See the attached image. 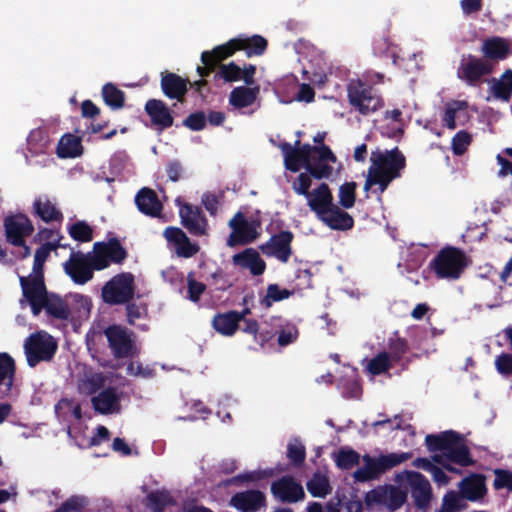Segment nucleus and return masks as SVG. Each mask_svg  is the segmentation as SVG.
I'll list each match as a JSON object with an SVG mask.
<instances>
[{
  "label": "nucleus",
  "instance_id": "nucleus-1",
  "mask_svg": "<svg viewBox=\"0 0 512 512\" xmlns=\"http://www.w3.org/2000/svg\"><path fill=\"white\" fill-rule=\"evenodd\" d=\"M371 165L364 184V190L368 192L374 185L383 193L389 184L400 178L406 167V157L398 147L391 150H375L371 152Z\"/></svg>",
  "mask_w": 512,
  "mask_h": 512
},
{
  "label": "nucleus",
  "instance_id": "nucleus-2",
  "mask_svg": "<svg viewBox=\"0 0 512 512\" xmlns=\"http://www.w3.org/2000/svg\"><path fill=\"white\" fill-rule=\"evenodd\" d=\"M469 263L464 250L447 245L429 262L428 269L438 280L456 281L461 278Z\"/></svg>",
  "mask_w": 512,
  "mask_h": 512
},
{
  "label": "nucleus",
  "instance_id": "nucleus-3",
  "mask_svg": "<svg viewBox=\"0 0 512 512\" xmlns=\"http://www.w3.org/2000/svg\"><path fill=\"white\" fill-rule=\"evenodd\" d=\"M347 98L349 105L361 115H369L381 109L383 98L367 82L352 79L347 84Z\"/></svg>",
  "mask_w": 512,
  "mask_h": 512
},
{
  "label": "nucleus",
  "instance_id": "nucleus-4",
  "mask_svg": "<svg viewBox=\"0 0 512 512\" xmlns=\"http://www.w3.org/2000/svg\"><path fill=\"white\" fill-rule=\"evenodd\" d=\"M412 458V452L389 453L375 458L363 456L364 465L358 468L353 477L357 482H368L379 478L388 470Z\"/></svg>",
  "mask_w": 512,
  "mask_h": 512
},
{
  "label": "nucleus",
  "instance_id": "nucleus-5",
  "mask_svg": "<svg viewBox=\"0 0 512 512\" xmlns=\"http://www.w3.org/2000/svg\"><path fill=\"white\" fill-rule=\"evenodd\" d=\"M134 295V275L130 272L115 275L102 288L103 301L110 305L128 303Z\"/></svg>",
  "mask_w": 512,
  "mask_h": 512
},
{
  "label": "nucleus",
  "instance_id": "nucleus-6",
  "mask_svg": "<svg viewBox=\"0 0 512 512\" xmlns=\"http://www.w3.org/2000/svg\"><path fill=\"white\" fill-rule=\"evenodd\" d=\"M24 349L28 365L35 367L40 362L50 361L54 357L57 343L48 333L36 332L25 340Z\"/></svg>",
  "mask_w": 512,
  "mask_h": 512
},
{
  "label": "nucleus",
  "instance_id": "nucleus-7",
  "mask_svg": "<svg viewBox=\"0 0 512 512\" xmlns=\"http://www.w3.org/2000/svg\"><path fill=\"white\" fill-rule=\"evenodd\" d=\"M494 64L472 54H463L457 68V77L468 86H479L493 72Z\"/></svg>",
  "mask_w": 512,
  "mask_h": 512
},
{
  "label": "nucleus",
  "instance_id": "nucleus-8",
  "mask_svg": "<svg viewBox=\"0 0 512 512\" xmlns=\"http://www.w3.org/2000/svg\"><path fill=\"white\" fill-rule=\"evenodd\" d=\"M92 253L96 271L108 268L111 263L122 264L128 257L126 248L116 237L110 238L106 242H95Z\"/></svg>",
  "mask_w": 512,
  "mask_h": 512
},
{
  "label": "nucleus",
  "instance_id": "nucleus-9",
  "mask_svg": "<svg viewBox=\"0 0 512 512\" xmlns=\"http://www.w3.org/2000/svg\"><path fill=\"white\" fill-rule=\"evenodd\" d=\"M65 273L75 284L84 285L94 276L96 267L92 252L86 254L78 251L71 252L69 259L63 264Z\"/></svg>",
  "mask_w": 512,
  "mask_h": 512
},
{
  "label": "nucleus",
  "instance_id": "nucleus-10",
  "mask_svg": "<svg viewBox=\"0 0 512 512\" xmlns=\"http://www.w3.org/2000/svg\"><path fill=\"white\" fill-rule=\"evenodd\" d=\"M232 229L227 245L235 247L238 245H247L254 242L259 236L258 228L261 224L258 220L248 221L242 212H237L228 223Z\"/></svg>",
  "mask_w": 512,
  "mask_h": 512
},
{
  "label": "nucleus",
  "instance_id": "nucleus-11",
  "mask_svg": "<svg viewBox=\"0 0 512 512\" xmlns=\"http://www.w3.org/2000/svg\"><path fill=\"white\" fill-rule=\"evenodd\" d=\"M104 334L115 358L124 359L134 356V341L125 328L119 325H111L105 329Z\"/></svg>",
  "mask_w": 512,
  "mask_h": 512
},
{
  "label": "nucleus",
  "instance_id": "nucleus-12",
  "mask_svg": "<svg viewBox=\"0 0 512 512\" xmlns=\"http://www.w3.org/2000/svg\"><path fill=\"white\" fill-rule=\"evenodd\" d=\"M280 149L284 155L285 168L291 172H298L301 168L306 170V166L312 158V145L301 144L300 140H296L294 146L288 142L280 144Z\"/></svg>",
  "mask_w": 512,
  "mask_h": 512
},
{
  "label": "nucleus",
  "instance_id": "nucleus-13",
  "mask_svg": "<svg viewBox=\"0 0 512 512\" xmlns=\"http://www.w3.org/2000/svg\"><path fill=\"white\" fill-rule=\"evenodd\" d=\"M20 286L22 289L23 297L29 303L32 314L39 315V306L49 294L47 291L44 277L38 276H20Z\"/></svg>",
  "mask_w": 512,
  "mask_h": 512
},
{
  "label": "nucleus",
  "instance_id": "nucleus-14",
  "mask_svg": "<svg viewBox=\"0 0 512 512\" xmlns=\"http://www.w3.org/2000/svg\"><path fill=\"white\" fill-rule=\"evenodd\" d=\"M7 241L14 245H24V239L34 232L31 220L24 214L10 215L3 222Z\"/></svg>",
  "mask_w": 512,
  "mask_h": 512
},
{
  "label": "nucleus",
  "instance_id": "nucleus-15",
  "mask_svg": "<svg viewBox=\"0 0 512 512\" xmlns=\"http://www.w3.org/2000/svg\"><path fill=\"white\" fill-rule=\"evenodd\" d=\"M406 476L414 505L420 510H427L433 497L430 482L417 471H407Z\"/></svg>",
  "mask_w": 512,
  "mask_h": 512
},
{
  "label": "nucleus",
  "instance_id": "nucleus-16",
  "mask_svg": "<svg viewBox=\"0 0 512 512\" xmlns=\"http://www.w3.org/2000/svg\"><path fill=\"white\" fill-rule=\"evenodd\" d=\"M271 493L282 503H296L305 498L302 485L291 476H283L272 482Z\"/></svg>",
  "mask_w": 512,
  "mask_h": 512
},
{
  "label": "nucleus",
  "instance_id": "nucleus-17",
  "mask_svg": "<svg viewBox=\"0 0 512 512\" xmlns=\"http://www.w3.org/2000/svg\"><path fill=\"white\" fill-rule=\"evenodd\" d=\"M294 234L289 230L280 231L270 237L268 242L261 246L262 252L267 256H274L279 261L286 263L292 255L291 243Z\"/></svg>",
  "mask_w": 512,
  "mask_h": 512
},
{
  "label": "nucleus",
  "instance_id": "nucleus-18",
  "mask_svg": "<svg viewBox=\"0 0 512 512\" xmlns=\"http://www.w3.org/2000/svg\"><path fill=\"white\" fill-rule=\"evenodd\" d=\"M179 215L182 225L194 236L207 234L208 221L198 206L184 203L180 207Z\"/></svg>",
  "mask_w": 512,
  "mask_h": 512
},
{
  "label": "nucleus",
  "instance_id": "nucleus-19",
  "mask_svg": "<svg viewBox=\"0 0 512 512\" xmlns=\"http://www.w3.org/2000/svg\"><path fill=\"white\" fill-rule=\"evenodd\" d=\"M188 83H190L189 79L182 78L176 73L169 71L161 73V90L169 99H174L183 103L188 92Z\"/></svg>",
  "mask_w": 512,
  "mask_h": 512
},
{
  "label": "nucleus",
  "instance_id": "nucleus-20",
  "mask_svg": "<svg viewBox=\"0 0 512 512\" xmlns=\"http://www.w3.org/2000/svg\"><path fill=\"white\" fill-rule=\"evenodd\" d=\"M485 480V475L480 473H471L463 478L459 482L458 488L464 500L471 502L482 500L487 494Z\"/></svg>",
  "mask_w": 512,
  "mask_h": 512
},
{
  "label": "nucleus",
  "instance_id": "nucleus-21",
  "mask_svg": "<svg viewBox=\"0 0 512 512\" xmlns=\"http://www.w3.org/2000/svg\"><path fill=\"white\" fill-rule=\"evenodd\" d=\"M307 205L318 219L327 214V211L335 204L332 191L327 183H321L306 197Z\"/></svg>",
  "mask_w": 512,
  "mask_h": 512
},
{
  "label": "nucleus",
  "instance_id": "nucleus-22",
  "mask_svg": "<svg viewBox=\"0 0 512 512\" xmlns=\"http://www.w3.org/2000/svg\"><path fill=\"white\" fill-rule=\"evenodd\" d=\"M230 504L240 512H258L266 506V497L259 490H246L234 494Z\"/></svg>",
  "mask_w": 512,
  "mask_h": 512
},
{
  "label": "nucleus",
  "instance_id": "nucleus-23",
  "mask_svg": "<svg viewBox=\"0 0 512 512\" xmlns=\"http://www.w3.org/2000/svg\"><path fill=\"white\" fill-rule=\"evenodd\" d=\"M144 109L151 123L158 129L165 130L173 125L174 117L172 111L163 100L149 99Z\"/></svg>",
  "mask_w": 512,
  "mask_h": 512
},
{
  "label": "nucleus",
  "instance_id": "nucleus-24",
  "mask_svg": "<svg viewBox=\"0 0 512 512\" xmlns=\"http://www.w3.org/2000/svg\"><path fill=\"white\" fill-rule=\"evenodd\" d=\"M164 237L175 245L176 254L179 257L190 258L199 252V245L192 243L188 236L178 227H167Z\"/></svg>",
  "mask_w": 512,
  "mask_h": 512
},
{
  "label": "nucleus",
  "instance_id": "nucleus-25",
  "mask_svg": "<svg viewBox=\"0 0 512 512\" xmlns=\"http://www.w3.org/2000/svg\"><path fill=\"white\" fill-rule=\"evenodd\" d=\"M480 51L483 55L482 58L487 59L489 63L493 64L506 59L511 53L509 42L499 36H492L485 39Z\"/></svg>",
  "mask_w": 512,
  "mask_h": 512
},
{
  "label": "nucleus",
  "instance_id": "nucleus-26",
  "mask_svg": "<svg viewBox=\"0 0 512 512\" xmlns=\"http://www.w3.org/2000/svg\"><path fill=\"white\" fill-rule=\"evenodd\" d=\"M135 204L138 210L150 217H158L163 209L156 192L150 188H141L135 196Z\"/></svg>",
  "mask_w": 512,
  "mask_h": 512
},
{
  "label": "nucleus",
  "instance_id": "nucleus-27",
  "mask_svg": "<svg viewBox=\"0 0 512 512\" xmlns=\"http://www.w3.org/2000/svg\"><path fill=\"white\" fill-rule=\"evenodd\" d=\"M120 396L116 389L108 387L92 398V405L95 411L107 415L120 411Z\"/></svg>",
  "mask_w": 512,
  "mask_h": 512
},
{
  "label": "nucleus",
  "instance_id": "nucleus-28",
  "mask_svg": "<svg viewBox=\"0 0 512 512\" xmlns=\"http://www.w3.org/2000/svg\"><path fill=\"white\" fill-rule=\"evenodd\" d=\"M445 451L449 462L461 467H467L474 463L468 446L465 444L463 437L457 432H455L454 437L451 439L450 447L446 448Z\"/></svg>",
  "mask_w": 512,
  "mask_h": 512
},
{
  "label": "nucleus",
  "instance_id": "nucleus-29",
  "mask_svg": "<svg viewBox=\"0 0 512 512\" xmlns=\"http://www.w3.org/2000/svg\"><path fill=\"white\" fill-rule=\"evenodd\" d=\"M233 262L241 268L249 269L253 276L262 275L266 269L265 261L253 248H247L244 251L235 254L233 256Z\"/></svg>",
  "mask_w": 512,
  "mask_h": 512
},
{
  "label": "nucleus",
  "instance_id": "nucleus-30",
  "mask_svg": "<svg viewBox=\"0 0 512 512\" xmlns=\"http://www.w3.org/2000/svg\"><path fill=\"white\" fill-rule=\"evenodd\" d=\"M319 220L329 228L338 231L350 230L354 226L353 217L336 204L327 211V214L319 218Z\"/></svg>",
  "mask_w": 512,
  "mask_h": 512
},
{
  "label": "nucleus",
  "instance_id": "nucleus-31",
  "mask_svg": "<svg viewBox=\"0 0 512 512\" xmlns=\"http://www.w3.org/2000/svg\"><path fill=\"white\" fill-rule=\"evenodd\" d=\"M33 213L45 223L63 221V213L47 197H38L33 202Z\"/></svg>",
  "mask_w": 512,
  "mask_h": 512
},
{
  "label": "nucleus",
  "instance_id": "nucleus-32",
  "mask_svg": "<svg viewBox=\"0 0 512 512\" xmlns=\"http://www.w3.org/2000/svg\"><path fill=\"white\" fill-rule=\"evenodd\" d=\"M43 309L50 317L58 320H67L71 314L66 301L54 293H49L46 296L39 306V314Z\"/></svg>",
  "mask_w": 512,
  "mask_h": 512
},
{
  "label": "nucleus",
  "instance_id": "nucleus-33",
  "mask_svg": "<svg viewBox=\"0 0 512 512\" xmlns=\"http://www.w3.org/2000/svg\"><path fill=\"white\" fill-rule=\"evenodd\" d=\"M241 316L237 311H229L226 313H218L213 317V328L222 335L232 336L239 328Z\"/></svg>",
  "mask_w": 512,
  "mask_h": 512
},
{
  "label": "nucleus",
  "instance_id": "nucleus-34",
  "mask_svg": "<svg viewBox=\"0 0 512 512\" xmlns=\"http://www.w3.org/2000/svg\"><path fill=\"white\" fill-rule=\"evenodd\" d=\"M259 86H238L235 87L229 95V104L237 109L251 106L257 99Z\"/></svg>",
  "mask_w": 512,
  "mask_h": 512
},
{
  "label": "nucleus",
  "instance_id": "nucleus-35",
  "mask_svg": "<svg viewBox=\"0 0 512 512\" xmlns=\"http://www.w3.org/2000/svg\"><path fill=\"white\" fill-rule=\"evenodd\" d=\"M338 388L346 399H359L362 395V385L356 370L345 374L338 380Z\"/></svg>",
  "mask_w": 512,
  "mask_h": 512
},
{
  "label": "nucleus",
  "instance_id": "nucleus-36",
  "mask_svg": "<svg viewBox=\"0 0 512 512\" xmlns=\"http://www.w3.org/2000/svg\"><path fill=\"white\" fill-rule=\"evenodd\" d=\"M56 153L59 158H74L80 156L82 153L80 139L69 133L63 135L57 145Z\"/></svg>",
  "mask_w": 512,
  "mask_h": 512
},
{
  "label": "nucleus",
  "instance_id": "nucleus-37",
  "mask_svg": "<svg viewBox=\"0 0 512 512\" xmlns=\"http://www.w3.org/2000/svg\"><path fill=\"white\" fill-rule=\"evenodd\" d=\"M15 361L7 353H0V386L4 385L5 389L2 394L6 395L11 390L15 376Z\"/></svg>",
  "mask_w": 512,
  "mask_h": 512
},
{
  "label": "nucleus",
  "instance_id": "nucleus-38",
  "mask_svg": "<svg viewBox=\"0 0 512 512\" xmlns=\"http://www.w3.org/2000/svg\"><path fill=\"white\" fill-rule=\"evenodd\" d=\"M240 50L246 51L248 57L253 55L260 56L264 54L267 49L268 42L261 35H253L252 37H237Z\"/></svg>",
  "mask_w": 512,
  "mask_h": 512
},
{
  "label": "nucleus",
  "instance_id": "nucleus-39",
  "mask_svg": "<svg viewBox=\"0 0 512 512\" xmlns=\"http://www.w3.org/2000/svg\"><path fill=\"white\" fill-rule=\"evenodd\" d=\"M102 97L105 104L113 110L121 109L125 105V93L113 83L103 85Z\"/></svg>",
  "mask_w": 512,
  "mask_h": 512
},
{
  "label": "nucleus",
  "instance_id": "nucleus-40",
  "mask_svg": "<svg viewBox=\"0 0 512 512\" xmlns=\"http://www.w3.org/2000/svg\"><path fill=\"white\" fill-rule=\"evenodd\" d=\"M58 244L53 242H46L36 249L34 254L32 276L44 277V264L48 259L51 251L56 250Z\"/></svg>",
  "mask_w": 512,
  "mask_h": 512
},
{
  "label": "nucleus",
  "instance_id": "nucleus-41",
  "mask_svg": "<svg viewBox=\"0 0 512 512\" xmlns=\"http://www.w3.org/2000/svg\"><path fill=\"white\" fill-rule=\"evenodd\" d=\"M238 39L233 38L225 44L214 47L211 51H207L210 55V59L218 67L222 64L221 62L231 57L236 51H239Z\"/></svg>",
  "mask_w": 512,
  "mask_h": 512
},
{
  "label": "nucleus",
  "instance_id": "nucleus-42",
  "mask_svg": "<svg viewBox=\"0 0 512 512\" xmlns=\"http://www.w3.org/2000/svg\"><path fill=\"white\" fill-rule=\"evenodd\" d=\"M466 508L467 503L460 492L449 490L444 494L442 504L436 512H460Z\"/></svg>",
  "mask_w": 512,
  "mask_h": 512
},
{
  "label": "nucleus",
  "instance_id": "nucleus-43",
  "mask_svg": "<svg viewBox=\"0 0 512 512\" xmlns=\"http://www.w3.org/2000/svg\"><path fill=\"white\" fill-rule=\"evenodd\" d=\"M308 492L313 497L324 498L331 493L332 487L327 476L320 473H314L306 484Z\"/></svg>",
  "mask_w": 512,
  "mask_h": 512
},
{
  "label": "nucleus",
  "instance_id": "nucleus-44",
  "mask_svg": "<svg viewBox=\"0 0 512 512\" xmlns=\"http://www.w3.org/2000/svg\"><path fill=\"white\" fill-rule=\"evenodd\" d=\"M455 431L448 430L439 434H429L425 437V444L430 452L445 451L451 445Z\"/></svg>",
  "mask_w": 512,
  "mask_h": 512
},
{
  "label": "nucleus",
  "instance_id": "nucleus-45",
  "mask_svg": "<svg viewBox=\"0 0 512 512\" xmlns=\"http://www.w3.org/2000/svg\"><path fill=\"white\" fill-rule=\"evenodd\" d=\"M241 67L235 62L221 64L213 75L214 82L232 83L241 80Z\"/></svg>",
  "mask_w": 512,
  "mask_h": 512
},
{
  "label": "nucleus",
  "instance_id": "nucleus-46",
  "mask_svg": "<svg viewBox=\"0 0 512 512\" xmlns=\"http://www.w3.org/2000/svg\"><path fill=\"white\" fill-rule=\"evenodd\" d=\"M468 107L466 101L453 100L448 102L445 105L444 114L442 116V121L444 125L450 129L454 130L456 128V117L457 113L460 111H465Z\"/></svg>",
  "mask_w": 512,
  "mask_h": 512
},
{
  "label": "nucleus",
  "instance_id": "nucleus-47",
  "mask_svg": "<svg viewBox=\"0 0 512 512\" xmlns=\"http://www.w3.org/2000/svg\"><path fill=\"white\" fill-rule=\"evenodd\" d=\"M392 360L388 352H380L369 360L366 368L372 375H381L392 367Z\"/></svg>",
  "mask_w": 512,
  "mask_h": 512
},
{
  "label": "nucleus",
  "instance_id": "nucleus-48",
  "mask_svg": "<svg viewBox=\"0 0 512 512\" xmlns=\"http://www.w3.org/2000/svg\"><path fill=\"white\" fill-rule=\"evenodd\" d=\"M147 506L154 512H163L164 509L173 504V499L167 491H152L147 497Z\"/></svg>",
  "mask_w": 512,
  "mask_h": 512
},
{
  "label": "nucleus",
  "instance_id": "nucleus-49",
  "mask_svg": "<svg viewBox=\"0 0 512 512\" xmlns=\"http://www.w3.org/2000/svg\"><path fill=\"white\" fill-rule=\"evenodd\" d=\"M306 171L316 180L329 179L333 174V167L329 162L320 161L312 156Z\"/></svg>",
  "mask_w": 512,
  "mask_h": 512
},
{
  "label": "nucleus",
  "instance_id": "nucleus-50",
  "mask_svg": "<svg viewBox=\"0 0 512 512\" xmlns=\"http://www.w3.org/2000/svg\"><path fill=\"white\" fill-rule=\"evenodd\" d=\"M106 377L101 372L86 374L80 384L82 392L92 395L98 392L105 384Z\"/></svg>",
  "mask_w": 512,
  "mask_h": 512
},
{
  "label": "nucleus",
  "instance_id": "nucleus-51",
  "mask_svg": "<svg viewBox=\"0 0 512 512\" xmlns=\"http://www.w3.org/2000/svg\"><path fill=\"white\" fill-rule=\"evenodd\" d=\"M68 233L72 239L78 242H90L93 239V229L85 221L78 220L68 228Z\"/></svg>",
  "mask_w": 512,
  "mask_h": 512
},
{
  "label": "nucleus",
  "instance_id": "nucleus-52",
  "mask_svg": "<svg viewBox=\"0 0 512 512\" xmlns=\"http://www.w3.org/2000/svg\"><path fill=\"white\" fill-rule=\"evenodd\" d=\"M357 183L345 182L339 187V205L344 209H350L355 205Z\"/></svg>",
  "mask_w": 512,
  "mask_h": 512
},
{
  "label": "nucleus",
  "instance_id": "nucleus-53",
  "mask_svg": "<svg viewBox=\"0 0 512 512\" xmlns=\"http://www.w3.org/2000/svg\"><path fill=\"white\" fill-rule=\"evenodd\" d=\"M407 500V493L400 487L387 485V505L386 508L394 512L400 509Z\"/></svg>",
  "mask_w": 512,
  "mask_h": 512
},
{
  "label": "nucleus",
  "instance_id": "nucleus-54",
  "mask_svg": "<svg viewBox=\"0 0 512 512\" xmlns=\"http://www.w3.org/2000/svg\"><path fill=\"white\" fill-rule=\"evenodd\" d=\"M360 454L353 449L341 448L336 455V465L343 470H350L359 464Z\"/></svg>",
  "mask_w": 512,
  "mask_h": 512
},
{
  "label": "nucleus",
  "instance_id": "nucleus-55",
  "mask_svg": "<svg viewBox=\"0 0 512 512\" xmlns=\"http://www.w3.org/2000/svg\"><path fill=\"white\" fill-rule=\"evenodd\" d=\"M365 504L368 508L374 506L387 505V485L377 486L376 488L368 491L364 497Z\"/></svg>",
  "mask_w": 512,
  "mask_h": 512
},
{
  "label": "nucleus",
  "instance_id": "nucleus-56",
  "mask_svg": "<svg viewBox=\"0 0 512 512\" xmlns=\"http://www.w3.org/2000/svg\"><path fill=\"white\" fill-rule=\"evenodd\" d=\"M389 355L394 363L400 362L409 350L406 339L401 337L391 338L388 342Z\"/></svg>",
  "mask_w": 512,
  "mask_h": 512
},
{
  "label": "nucleus",
  "instance_id": "nucleus-57",
  "mask_svg": "<svg viewBox=\"0 0 512 512\" xmlns=\"http://www.w3.org/2000/svg\"><path fill=\"white\" fill-rule=\"evenodd\" d=\"M187 299L193 303L200 301L201 295L206 291V285L195 279V273L189 272L187 275Z\"/></svg>",
  "mask_w": 512,
  "mask_h": 512
},
{
  "label": "nucleus",
  "instance_id": "nucleus-58",
  "mask_svg": "<svg viewBox=\"0 0 512 512\" xmlns=\"http://www.w3.org/2000/svg\"><path fill=\"white\" fill-rule=\"evenodd\" d=\"M293 295V291L288 289H281L278 284H270L267 287V294L263 300V303L270 307L273 302H279L289 298Z\"/></svg>",
  "mask_w": 512,
  "mask_h": 512
},
{
  "label": "nucleus",
  "instance_id": "nucleus-59",
  "mask_svg": "<svg viewBox=\"0 0 512 512\" xmlns=\"http://www.w3.org/2000/svg\"><path fill=\"white\" fill-rule=\"evenodd\" d=\"M88 504L84 496L73 495L54 510V512H81Z\"/></svg>",
  "mask_w": 512,
  "mask_h": 512
},
{
  "label": "nucleus",
  "instance_id": "nucleus-60",
  "mask_svg": "<svg viewBox=\"0 0 512 512\" xmlns=\"http://www.w3.org/2000/svg\"><path fill=\"white\" fill-rule=\"evenodd\" d=\"M471 142L472 137L467 131L461 130L457 132L452 138L451 142L453 154L456 156L463 155L467 151V148L471 144Z\"/></svg>",
  "mask_w": 512,
  "mask_h": 512
},
{
  "label": "nucleus",
  "instance_id": "nucleus-61",
  "mask_svg": "<svg viewBox=\"0 0 512 512\" xmlns=\"http://www.w3.org/2000/svg\"><path fill=\"white\" fill-rule=\"evenodd\" d=\"M287 457L294 466H301L306 458V448L301 442L289 443Z\"/></svg>",
  "mask_w": 512,
  "mask_h": 512
},
{
  "label": "nucleus",
  "instance_id": "nucleus-62",
  "mask_svg": "<svg viewBox=\"0 0 512 512\" xmlns=\"http://www.w3.org/2000/svg\"><path fill=\"white\" fill-rule=\"evenodd\" d=\"M207 119L203 111H196L189 114L182 122V125L191 131H201L206 127Z\"/></svg>",
  "mask_w": 512,
  "mask_h": 512
},
{
  "label": "nucleus",
  "instance_id": "nucleus-63",
  "mask_svg": "<svg viewBox=\"0 0 512 512\" xmlns=\"http://www.w3.org/2000/svg\"><path fill=\"white\" fill-rule=\"evenodd\" d=\"M312 178L313 177L308 172L300 173L297 179L292 183L293 191L296 194L302 195L306 198L311 193L309 189L312 184Z\"/></svg>",
  "mask_w": 512,
  "mask_h": 512
},
{
  "label": "nucleus",
  "instance_id": "nucleus-64",
  "mask_svg": "<svg viewBox=\"0 0 512 512\" xmlns=\"http://www.w3.org/2000/svg\"><path fill=\"white\" fill-rule=\"evenodd\" d=\"M493 487L495 490L507 488L512 491V471L505 469H495Z\"/></svg>",
  "mask_w": 512,
  "mask_h": 512
}]
</instances>
